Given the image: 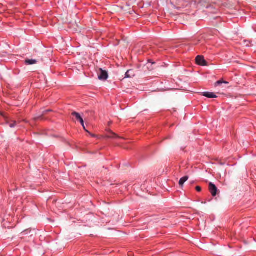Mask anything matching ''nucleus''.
<instances>
[{
	"mask_svg": "<svg viewBox=\"0 0 256 256\" xmlns=\"http://www.w3.org/2000/svg\"><path fill=\"white\" fill-rule=\"evenodd\" d=\"M36 60H26L25 63L28 65L34 64L36 63Z\"/></svg>",
	"mask_w": 256,
	"mask_h": 256,
	"instance_id": "6e6552de",
	"label": "nucleus"
},
{
	"mask_svg": "<svg viewBox=\"0 0 256 256\" xmlns=\"http://www.w3.org/2000/svg\"><path fill=\"white\" fill-rule=\"evenodd\" d=\"M107 138H119L120 137L115 133L110 132V134H108L106 136Z\"/></svg>",
	"mask_w": 256,
	"mask_h": 256,
	"instance_id": "0eeeda50",
	"label": "nucleus"
},
{
	"mask_svg": "<svg viewBox=\"0 0 256 256\" xmlns=\"http://www.w3.org/2000/svg\"><path fill=\"white\" fill-rule=\"evenodd\" d=\"M0 116H2V114L0 112Z\"/></svg>",
	"mask_w": 256,
	"mask_h": 256,
	"instance_id": "2eb2a0df",
	"label": "nucleus"
},
{
	"mask_svg": "<svg viewBox=\"0 0 256 256\" xmlns=\"http://www.w3.org/2000/svg\"><path fill=\"white\" fill-rule=\"evenodd\" d=\"M188 176H184L180 179V180L179 181V184L180 186V187L182 188L183 186L184 183L186 181H187L188 180Z\"/></svg>",
	"mask_w": 256,
	"mask_h": 256,
	"instance_id": "423d86ee",
	"label": "nucleus"
},
{
	"mask_svg": "<svg viewBox=\"0 0 256 256\" xmlns=\"http://www.w3.org/2000/svg\"><path fill=\"white\" fill-rule=\"evenodd\" d=\"M88 133L90 134L91 136L93 137V138H96L97 137V136L94 134H90L88 132Z\"/></svg>",
	"mask_w": 256,
	"mask_h": 256,
	"instance_id": "ddd939ff",
	"label": "nucleus"
},
{
	"mask_svg": "<svg viewBox=\"0 0 256 256\" xmlns=\"http://www.w3.org/2000/svg\"><path fill=\"white\" fill-rule=\"evenodd\" d=\"M202 204H206V202H202Z\"/></svg>",
	"mask_w": 256,
	"mask_h": 256,
	"instance_id": "f3484780",
	"label": "nucleus"
},
{
	"mask_svg": "<svg viewBox=\"0 0 256 256\" xmlns=\"http://www.w3.org/2000/svg\"><path fill=\"white\" fill-rule=\"evenodd\" d=\"M196 64L202 66L206 65V62L204 60V56H198L196 58Z\"/></svg>",
	"mask_w": 256,
	"mask_h": 256,
	"instance_id": "f03ea898",
	"label": "nucleus"
},
{
	"mask_svg": "<svg viewBox=\"0 0 256 256\" xmlns=\"http://www.w3.org/2000/svg\"><path fill=\"white\" fill-rule=\"evenodd\" d=\"M196 190L198 192H200L202 190V188L200 186H196Z\"/></svg>",
	"mask_w": 256,
	"mask_h": 256,
	"instance_id": "f8f14e48",
	"label": "nucleus"
},
{
	"mask_svg": "<svg viewBox=\"0 0 256 256\" xmlns=\"http://www.w3.org/2000/svg\"><path fill=\"white\" fill-rule=\"evenodd\" d=\"M72 115L75 116L76 120L80 122L82 126H84V120L78 113L74 112L72 113Z\"/></svg>",
	"mask_w": 256,
	"mask_h": 256,
	"instance_id": "20e7f679",
	"label": "nucleus"
},
{
	"mask_svg": "<svg viewBox=\"0 0 256 256\" xmlns=\"http://www.w3.org/2000/svg\"><path fill=\"white\" fill-rule=\"evenodd\" d=\"M84 129L87 132H88V131L87 130H86V128H85V126H84H84H82Z\"/></svg>",
	"mask_w": 256,
	"mask_h": 256,
	"instance_id": "4468645a",
	"label": "nucleus"
},
{
	"mask_svg": "<svg viewBox=\"0 0 256 256\" xmlns=\"http://www.w3.org/2000/svg\"><path fill=\"white\" fill-rule=\"evenodd\" d=\"M208 190L212 196H216L218 192V188L212 182H210L208 184Z\"/></svg>",
	"mask_w": 256,
	"mask_h": 256,
	"instance_id": "f257e3e1",
	"label": "nucleus"
},
{
	"mask_svg": "<svg viewBox=\"0 0 256 256\" xmlns=\"http://www.w3.org/2000/svg\"><path fill=\"white\" fill-rule=\"evenodd\" d=\"M50 110H46L45 112H50Z\"/></svg>",
	"mask_w": 256,
	"mask_h": 256,
	"instance_id": "dca6fc26",
	"label": "nucleus"
},
{
	"mask_svg": "<svg viewBox=\"0 0 256 256\" xmlns=\"http://www.w3.org/2000/svg\"><path fill=\"white\" fill-rule=\"evenodd\" d=\"M16 126V121H12L11 123L10 124L9 126L10 127L12 128H14Z\"/></svg>",
	"mask_w": 256,
	"mask_h": 256,
	"instance_id": "9b49d317",
	"label": "nucleus"
},
{
	"mask_svg": "<svg viewBox=\"0 0 256 256\" xmlns=\"http://www.w3.org/2000/svg\"><path fill=\"white\" fill-rule=\"evenodd\" d=\"M202 95L208 98H216L217 96L213 92H203Z\"/></svg>",
	"mask_w": 256,
	"mask_h": 256,
	"instance_id": "39448f33",
	"label": "nucleus"
},
{
	"mask_svg": "<svg viewBox=\"0 0 256 256\" xmlns=\"http://www.w3.org/2000/svg\"><path fill=\"white\" fill-rule=\"evenodd\" d=\"M228 84V82H226V81H224V80H220L217 81L216 82H215L214 86L216 87V86H220V84Z\"/></svg>",
	"mask_w": 256,
	"mask_h": 256,
	"instance_id": "1a4fd4ad",
	"label": "nucleus"
},
{
	"mask_svg": "<svg viewBox=\"0 0 256 256\" xmlns=\"http://www.w3.org/2000/svg\"><path fill=\"white\" fill-rule=\"evenodd\" d=\"M132 71V70H128L127 71V72L126 73V78H130L132 76L130 74L131 72Z\"/></svg>",
	"mask_w": 256,
	"mask_h": 256,
	"instance_id": "9d476101",
	"label": "nucleus"
},
{
	"mask_svg": "<svg viewBox=\"0 0 256 256\" xmlns=\"http://www.w3.org/2000/svg\"><path fill=\"white\" fill-rule=\"evenodd\" d=\"M98 78L100 80H105L108 78V74L106 71L100 68V73L98 74Z\"/></svg>",
	"mask_w": 256,
	"mask_h": 256,
	"instance_id": "7ed1b4c3",
	"label": "nucleus"
}]
</instances>
